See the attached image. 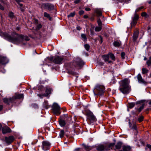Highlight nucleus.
Returning a JSON list of instances; mask_svg holds the SVG:
<instances>
[{
	"mask_svg": "<svg viewBox=\"0 0 151 151\" xmlns=\"http://www.w3.org/2000/svg\"><path fill=\"white\" fill-rule=\"evenodd\" d=\"M1 35L7 40L12 43H22L24 45L26 42H24V40L29 41V39L27 36H24L22 35H19L15 32L12 33L11 36L5 32H1Z\"/></svg>",
	"mask_w": 151,
	"mask_h": 151,
	"instance_id": "obj_1",
	"label": "nucleus"
},
{
	"mask_svg": "<svg viewBox=\"0 0 151 151\" xmlns=\"http://www.w3.org/2000/svg\"><path fill=\"white\" fill-rule=\"evenodd\" d=\"M120 86L119 90L123 94H127L129 92L130 88L129 85L128 81L125 79L119 82Z\"/></svg>",
	"mask_w": 151,
	"mask_h": 151,
	"instance_id": "obj_2",
	"label": "nucleus"
},
{
	"mask_svg": "<svg viewBox=\"0 0 151 151\" xmlns=\"http://www.w3.org/2000/svg\"><path fill=\"white\" fill-rule=\"evenodd\" d=\"M105 90V87L104 86L97 84L95 86L93 91L94 95L101 96L104 93Z\"/></svg>",
	"mask_w": 151,
	"mask_h": 151,
	"instance_id": "obj_3",
	"label": "nucleus"
},
{
	"mask_svg": "<svg viewBox=\"0 0 151 151\" xmlns=\"http://www.w3.org/2000/svg\"><path fill=\"white\" fill-rule=\"evenodd\" d=\"M84 63L79 58H75L72 63H71V67L77 68L78 69H80L84 65Z\"/></svg>",
	"mask_w": 151,
	"mask_h": 151,
	"instance_id": "obj_4",
	"label": "nucleus"
},
{
	"mask_svg": "<svg viewBox=\"0 0 151 151\" xmlns=\"http://www.w3.org/2000/svg\"><path fill=\"white\" fill-rule=\"evenodd\" d=\"M65 61L64 57L63 56H56L54 58L53 62L57 64H60Z\"/></svg>",
	"mask_w": 151,
	"mask_h": 151,
	"instance_id": "obj_5",
	"label": "nucleus"
},
{
	"mask_svg": "<svg viewBox=\"0 0 151 151\" xmlns=\"http://www.w3.org/2000/svg\"><path fill=\"white\" fill-rule=\"evenodd\" d=\"M46 90L45 93L42 95L38 94V96L40 98H42V96H47L50 94L52 91V89L48 86L46 87Z\"/></svg>",
	"mask_w": 151,
	"mask_h": 151,
	"instance_id": "obj_6",
	"label": "nucleus"
},
{
	"mask_svg": "<svg viewBox=\"0 0 151 151\" xmlns=\"http://www.w3.org/2000/svg\"><path fill=\"white\" fill-rule=\"evenodd\" d=\"M9 60L5 56H0V67L1 65H5L9 62Z\"/></svg>",
	"mask_w": 151,
	"mask_h": 151,
	"instance_id": "obj_7",
	"label": "nucleus"
},
{
	"mask_svg": "<svg viewBox=\"0 0 151 151\" xmlns=\"http://www.w3.org/2000/svg\"><path fill=\"white\" fill-rule=\"evenodd\" d=\"M42 148L45 151L47 150L50 147V144L47 141H43L42 142Z\"/></svg>",
	"mask_w": 151,
	"mask_h": 151,
	"instance_id": "obj_8",
	"label": "nucleus"
},
{
	"mask_svg": "<svg viewBox=\"0 0 151 151\" xmlns=\"http://www.w3.org/2000/svg\"><path fill=\"white\" fill-rule=\"evenodd\" d=\"M42 6L44 8L49 10L53 9L54 8V6L53 5L48 3L42 4Z\"/></svg>",
	"mask_w": 151,
	"mask_h": 151,
	"instance_id": "obj_9",
	"label": "nucleus"
},
{
	"mask_svg": "<svg viewBox=\"0 0 151 151\" xmlns=\"http://www.w3.org/2000/svg\"><path fill=\"white\" fill-rule=\"evenodd\" d=\"M60 108V106L57 103H54L52 106L54 113H58Z\"/></svg>",
	"mask_w": 151,
	"mask_h": 151,
	"instance_id": "obj_10",
	"label": "nucleus"
},
{
	"mask_svg": "<svg viewBox=\"0 0 151 151\" xmlns=\"http://www.w3.org/2000/svg\"><path fill=\"white\" fill-rule=\"evenodd\" d=\"M139 19L138 15L135 13L132 21L131 22L132 26H134L137 22V21Z\"/></svg>",
	"mask_w": 151,
	"mask_h": 151,
	"instance_id": "obj_11",
	"label": "nucleus"
},
{
	"mask_svg": "<svg viewBox=\"0 0 151 151\" xmlns=\"http://www.w3.org/2000/svg\"><path fill=\"white\" fill-rule=\"evenodd\" d=\"M87 116V118L89 119L91 122H93L96 120V118L94 116L93 114H86Z\"/></svg>",
	"mask_w": 151,
	"mask_h": 151,
	"instance_id": "obj_12",
	"label": "nucleus"
},
{
	"mask_svg": "<svg viewBox=\"0 0 151 151\" xmlns=\"http://www.w3.org/2000/svg\"><path fill=\"white\" fill-rule=\"evenodd\" d=\"M15 99V98L13 97L9 99L5 98L3 99V101L4 103L9 104L10 103L14 102Z\"/></svg>",
	"mask_w": 151,
	"mask_h": 151,
	"instance_id": "obj_13",
	"label": "nucleus"
},
{
	"mask_svg": "<svg viewBox=\"0 0 151 151\" xmlns=\"http://www.w3.org/2000/svg\"><path fill=\"white\" fill-rule=\"evenodd\" d=\"M5 141L8 145L10 144L14 140V138L13 136H10L8 137H5Z\"/></svg>",
	"mask_w": 151,
	"mask_h": 151,
	"instance_id": "obj_14",
	"label": "nucleus"
},
{
	"mask_svg": "<svg viewBox=\"0 0 151 151\" xmlns=\"http://www.w3.org/2000/svg\"><path fill=\"white\" fill-rule=\"evenodd\" d=\"M146 104L147 103H144L142 104L139 105L138 106V108L136 109V112L139 113L140 112Z\"/></svg>",
	"mask_w": 151,
	"mask_h": 151,
	"instance_id": "obj_15",
	"label": "nucleus"
},
{
	"mask_svg": "<svg viewBox=\"0 0 151 151\" xmlns=\"http://www.w3.org/2000/svg\"><path fill=\"white\" fill-rule=\"evenodd\" d=\"M11 131L12 130L11 129L8 127H6L2 129V133L3 134L10 133Z\"/></svg>",
	"mask_w": 151,
	"mask_h": 151,
	"instance_id": "obj_16",
	"label": "nucleus"
},
{
	"mask_svg": "<svg viewBox=\"0 0 151 151\" xmlns=\"http://www.w3.org/2000/svg\"><path fill=\"white\" fill-rule=\"evenodd\" d=\"M137 77L138 81L139 83L144 84H145V83L146 82L142 79L141 75L140 74H139L137 75Z\"/></svg>",
	"mask_w": 151,
	"mask_h": 151,
	"instance_id": "obj_17",
	"label": "nucleus"
},
{
	"mask_svg": "<svg viewBox=\"0 0 151 151\" xmlns=\"http://www.w3.org/2000/svg\"><path fill=\"white\" fill-rule=\"evenodd\" d=\"M62 119H63L65 120H67L68 121H70L71 119V117L68 116L67 114H64L63 116L62 117Z\"/></svg>",
	"mask_w": 151,
	"mask_h": 151,
	"instance_id": "obj_18",
	"label": "nucleus"
},
{
	"mask_svg": "<svg viewBox=\"0 0 151 151\" xmlns=\"http://www.w3.org/2000/svg\"><path fill=\"white\" fill-rule=\"evenodd\" d=\"M95 12L97 14V17H99L102 16V12L100 9H96L95 10Z\"/></svg>",
	"mask_w": 151,
	"mask_h": 151,
	"instance_id": "obj_19",
	"label": "nucleus"
},
{
	"mask_svg": "<svg viewBox=\"0 0 151 151\" xmlns=\"http://www.w3.org/2000/svg\"><path fill=\"white\" fill-rule=\"evenodd\" d=\"M105 147L103 145H99L96 146V149L98 151H102L104 150Z\"/></svg>",
	"mask_w": 151,
	"mask_h": 151,
	"instance_id": "obj_20",
	"label": "nucleus"
},
{
	"mask_svg": "<svg viewBox=\"0 0 151 151\" xmlns=\"http://www.w3.org/2000/svg\"><path fill=\"white\" fill-rule=\"evenodd\" d=\"M129 127L131 129H134L135 130H137V127L136 124H134L132 126H131V123L130 122V120L129 119Z\"/></svg>",
	"mask_w": 151,
	"mask_h": 151,
	"instance_id": "obj_21",
	"label": "nucleus"
},
{
	"mask_svg": "<svg viewBox=\"0 0 151 151\" xmlns=\"http://www.w3.org/2000/svg\"><path fill=\"white\" fill-rule=\"evenodd\" d=\"M59 123L60 125L62 127H63L65 126L66 124L65 121L63 120V119H60L59 121Z\"/></svg>",
	"mask_w": 151,
	"mask_h": 151,
	"instance_id": "obj_22",
	"label": "nucleus"
},
{
	"mask_svg": "<svg viewBox=\"0 0 151 151\" xmlns=\"http://www.w3.org/2000/svg\"><path fill=\"white\" fill-rule=\"evenodd\" d=\"M102 57L105 62L108 61L109 58V54L108 55H104L102 56Z\"/></svg>",
	"mask_w": 151,
	"mask_h": 151,
	"instance_id": "obj_23",
	"label": "nucleus"
},
{
	"mask_svg": "<svg viewBox=\"0 0 151 151\" xmlns=\"http://www.w3.org/2000/svg\"><path fill=\"white\" fill-rule=\"evenodd\" d=\"M138 36V33L137 32H135L133 36V41L134 42L137 39V38Z\"/></svg>",
	"mask_w": 151,
	"mask_h": 151,
	"instance_id": "obj_24",
	"label": "nucleus"
},
{
	"mask_svg": "<svg viewBox=\"0 0 151 151\" xmlns=\"http://www.w3.org/2000/svg\"><path fill=\"white\" fill-rule=\"evenodd\" d=\"M122 144L121 142H119L117 143L115 145L116 148L117 149H119L121 148Z\"/></svg>",
	"mask_w": 151,
	"mask_h": 151,
	"instance_id": "obj_25",
	"label": "nucleus"
},
{
	"mask_svg": "<svg viewBox=\"0 0 151 151\" xmlns=\"http://www.w3.org/2000/svg\"><path fill=\"white\" fill-rule=\"evenodd\" d=\"M122 149L124 151H130L131 148V147L129 146H123Z\"/></svg>",
	"mask_w": 151,
	"mask_h": 151,
	"instance_id": "obj_26",
	"label": "nucleus"
},
{
	"mask_svg": "<svg viewBox=\"0 0 151 151\" xmlns=\"http://www.w3.org/2000/svg\"><path fill=\"white\" fill-rule=\"evenodd\" d=\"M83 146L86 151H89L92 149V147L85 145H83Z\"/></svg>",
	"mask_w": 151,
	"mask_h": 151,
	"instance_id": "obj_27",
	"label": "nucleus"
},
{
	"mask_svg": "<svg viewBox=\"0 0 151 151\" xmlns=\"http://www.w3.org/2000/svg\"><path fill=\"white\" fill-rule=\"evenodd\" d=\"M67 112V110L65 108H60L59 112L58 113H65Z\"/></svg>",
	"mask_w": 151,
	"mask_h": 151,
	"instance_id": "obj_28",
	"label": "nucleus"
},
{
	"mask_svg": "<svg viewBox=\"0 0 151 151\" xmlns=\"http://www.w3.org/2000/svg\"><path fill=\"white\" fill-rule=\"evenodd\" d=\"M81 37L82 38V40L84 41H86L87 40V39L86 36V35L85 34H82L81 35Z\"/></svg>",
	"mask_w": 151,
	"mask_h": 151,
	"instance_id": "obj_29",
	"label": "nucleus"
},
{
	"mask_svg": "<svg viewBox=\"0 0 151 151\" xmlns=\"http://www.w3.org/2000/svg\"><path fill=\"white\" fill-rule=\"evenodd\" d=\"M142 73L143 74H145L146 73H148V70L145 68H142Z\"/></svg>",
	"mask_w": 151,
	"mask_h": 151,
	"instance_id": "obj_30",
	"label": "nucleus"
},
{
	"mask_svg": "<svg viewBox=\"0 0 151 151\" xmlns=\"http://www.w3.org/2000/svg\"><path fill=\"white\" fill-rule=\"evenodd\" d=\"M13 97H15V99H20L23 97V94H19L17 95L16 96Z\"/></svg>",
	"mask_w": 151,
	"mask_h": 151,
	"instance_id": "obj_31",
	"label": "nucleus"
},
{
	"mask_svg": "<svg viewBox=\"0 0 151 151\" xmlns=\"http://www.w3.org/2000/svg\"><path fill=\"white\" fill-rule=\"evenodd\" d=\"M109 57H110L113 60H115V57L114 56V55L111 53H109Z\"/></svg>",
	"mask_w": 151,
	"mask_h": 151,
	"instance_id": "obj_32",
	"label": "nucleus"
},
{
	"mask_svg": "<svg viewBox=\"0 0 151 151\" xmlns=\"http://www.w3.org/2000/svg\"><path fill=\"white\" fill-rule=\"evenodd\" d=\"M8 16L11 19L15 17L14 13L12 12H10L9 13Z\"/></svg>",
	"mask_w": 151,
	"mask_h": 151,
	"instance_id": "obj_33",
	"label": "nucleus"
},
{
	"mask_svg": "<svg viewBox=\"0 0 151 151\" xmlns=\"http://www.w3.org/2000/svg\"><path fill=\"white\" fill-rule=\"evenodd\" d=\"M44 16L45 17L49 18L50 20H51V18L50 17V15L47 13L45 12L44 13Z\"/></svg>",
	"mask_w": 151,
	"mask_h": 151,
	"instance_id": "obj_34",
	"label": "nucleus"
},
{
	"mask_svg": "<svg viewBox=\"0 0 151 151\" xmlns=\"http://www.w3.org/2000/svg\"><path fill=\"white\" fill-rule=\"evenodd\" d=\"M135 105V103L134 102L130 103H129V107L131 109L133 108Z\"/></svg>",
	"mask_w": 151,
	"mask_h": 151,
	"instance_id": "obj_35",
	"label": "nucleus"
},
{
	"mask_svg": "<svg viewBox=\"0 0 151 151\" xmlns=\"http://www.w3.org/2000/svg\"><path fill=\"white\" fill-rule=\"evenodd\" d=\"M114 45L115 46L119 47L121 45V44L118 42L115 41L114 43Z\"/></svg>",
	"mask_w": 151,
	"mask_h": 151,
	"instance_id": "obj_36",
	"label": "nucleus"
},
{
	"mask_svg": "<svg viewBox=\"0 0 151 151\" xmlns=\"http://www.w3.org/2000/svg\"><path fill=\"white\" fill-rule=\"evenodd\" d=\"M102 26H99V27H96L95 28V30L96 31L99 32L102 29Z\"/></svg>",
	"mask_w": 151,
	"mask_h": 151,
	"instance_id": "obj_37",
	"label": "nucleus"
},
{
	"mask_svg": "<svg viewBox=\"0 0 151 151\" xmlns=\"http://www.w3.org/2000/svg\"><path fill=\"white\" fill-rule=\"evenodd\" d=\"M147 64L148 66H150L151 65V57H150L149 59L147 61Z\"/></svg>",
	"mask_w": 151,
	"mask_h": 151,
	"instance_id": "obj_38",
	"label": "nucleus"
},
{
	"mask_svg": "<svg viewBox=\"0 0 151 151\" xmlns=\"http://www.w3.org/2000/svg\"><path fill=\"white\" fill-rule=\"evenodd\" d=\"M31 106L32 108L35 109H37L38 108V105L35 104H31Z\"/></svg>",
	"mask_w": 151,
	"mask_h": 151,
	"instance_id": "obj_39",
	"label": "nucleus"
},
{
	"mask_svg": "<svg viewBox=\"0 0 151 151\" xmlns=\"http://www.w3.org/2000/svg\"><path fill=\"white\" fill-rule=\"evenodd\" d=\"M43 105L46 109H48V101H45Z\"/></svg>",
	"mask_w": 151,
	"mask_h": 151,
	"instance_id": "obj_40",
	"label": "nucleus"
},
{
	"mask_svg": "<svg viewBox=\"0 0 151 151\" xmlns=\"http://www.w3.org/2000/svg\"><path fill=\"white\" fill-rule=\"evenodd\" d=\"M64 132L63 130H62L60 131V138H62L64 135Z\"/></svg>",
	"mask_w": 151,
	"mask_h": 151,
	"instance_id": "obj_41",
	"label": "nucleus"
},
{
	"mask_svg": "<svg viewBox=\"0 0 151 151\" xmlns=\"http://www.w3.org/2000/svg\"><path fill=\"white\" fill-rule=\"evenodd\" d=\"M84 47L87 51H88L90 48L89 45L87 44H85L84 45Z\"/></svg>",
	"mask_w": 151,
	"mask_h": 151,
	"instance_id": "obj_42",
	"label": "nucleus"
},
{
	"mask_svg": "<svg viewBox=\"0 0 151 151\" xmlns=\"http://www.w3.org/2000/svg\"><path fill=\"white\" fill-rule=\"evenodd\" d=\"M75 12L71 13L69 14L68 15V17H73L75 15Z\"/></svg>",
	"mask_w": 151,
	"mask_h": 151,
	"instance_id": "obj_43",
	"label": "nucleus"
},
{
	"mask_svg": "<svg viewBox=\"0 0 151 151\" xmlns=\"http://www.w3.org/2000/svg\"><path fill=\"white\" fill-rule=\"evenodd\" d=\"M42 27V25L41 24H38L36 28V30H39Z\"/></svg>",
	"mask_w": 151,
	"mask_h": 151,
	"instance_id": "obj_44",
	"label": "nucleus"
},
{
	"mask_svg": "<svg viewBox=\"0 0 151 151\" xmlns=\"http://www.w3.org/2000/svg\"><path fill=\"white\" fill-rule=\"evenodd\" d=\"M143 119L144 117L142 116H141L137 120L139 122H140L143 120Z\"/></svg>",
	"mask_w": 151,
	"mask_h": 151,
	"instance_id": "obj_45",
	"label": "nucleus"
},
{
	"mask_svg": "<svg viewBox=\"0 0 151 151\" xmlns=\"http://www.w3.org/2000/svg\"><path fill=\"white\" fill-rule=\"evenodd\" d=\"M97 22L99 26H102V22L100 20V18H99L97 20Z\"/></svg>",
	"mask_w": 151,
	"mask_h": 151,
	"instance_id": "obj_46",
	"label": "nucleus"
},
{
	"mask_svg": "<svg viewBox=\"0 0 151 151\" xmlns=\"http://www.w3.org/2000/svg\"><path fill=\"white\" fill-rule=\"evenodd\" d=\"M143 6H141L139 7L135 11V13H136L137 12H138L140 10L143 9Z\"/></svg>",
	"mask_w": 151,
	"mask_h": 151,
	"instance_id": "obj_47",
	"label": "nucleus"
},
{
	"mask_svg": "<svg viewBox=\"0 0 151 151\" xmlns=\"http://www.w3.org/2000/svg\"><path fill=\"white\" fill-rule=\"evenodd\" d=\"M125 53L124 52H122L121 53V56L122 59H124L125 58Z\"/></svg>",
	"mask_w": 151,
	"mask_h": 151,
	"instance_id": "obj_48",
	"label": "nucleus"
},
{
	"mask_svg": "<svg viewBox=\"0 0 151 151\" xmlns=\"http://www.w3.org/2000/svg\"><path fill=\"white\" fill-rule=\"evenodd\" d=\"M141 15L142 17H146L147 14L146 12H144L142 13Z\"/></svg>",
	"mask_w": 151,
	"mask_h": 151,
	"instance_id": "obj_49",
	"label": "nucleus"
},
{
	"mask_svg": "<svg viewBox=\"0 0 151 151\" xmlns=\"http://www.w3.org/2000/svg\"><path fill=\"white\" fill-rule=\"evenodd\" d=\"M114 145H115L114 143H111L109 145V147L110 148L114 146Z\"/></svg>",
	"mask_w": 151,
	"mask_h": 151,
	"instance_id": "obj_50",
	"label": "nucleus"
},
{
	"mask_svg": "<svg viewBox=\"0 0 151 151\" xmlns=\"http://www.w3.org/2000/svg\"><path fill=\"white\" fill-rule=\"evenodd\" d=\"M84 13V11L83 10L80 11L79 12V14L80 15H82Z\"/></svg>",
	"mask_w": 151,
	"mask_h": 151,
	"instance_id": "obj_51",
	"label": "nucleus"
},
{
	"mask_svg": "<svg viewBox=\"0 0 151 151\" xmlns=\"http://www.w3.org/2000/svg\"><path fill=\"white\" fill-rule=\"evenodd\" d=\"M0 9L1 10H4V7L2 6L1 4H0Z\"/></svg>",
	"mask_w": 151,
	"mask_h": 151,
	"instance_id": "obj_52",
	"label": "nucleus"
},
{
	"mask_svg": "<svg viewBox=\"0 0 151 151\" xmlns=\"http://www.w3.org/2000/svg\"><path fill=\"white\" fill-rule=\"evenodd\" d=\"M80 0H76L74 1V3L76 4H78L80 1Z\"/></svg>",
	"mask_w": 151,
	"mask_h": 151,
	"instance_id": "obj_53",
	"label": "nucleus"
},
{
	"mask_svg": "<svg viewBox=\"0 0 151 151\" xmlns=\"http://www.w3.org/2000/svg\"><path fill=\"white\" fill-rule=\"evenodd\" d=\"M81 29V28L80 26H77L76 27V29L78 30H80Z\"/></svg>",
	"mask_w": 151,
	"mask_h": 151,
	"instance_id": "obj_54",
	"label": "nucleus"
},
{
	"mask_svg": "<svg viewBox=\"0 0 151 151\" xmlns=\"http://www.w3.org/2000/svg\"><path fill=\"white\" fill-rule=\"evenodd\" d=\"M147 147H148L150 150H151V145H147Z\"/></svg>",
	"mask_w": 151,
	"mask_h": 151,
	"instance_id": "obj_55",
	"label": "nucleus"
},
{
	"mask_svg": "<svg viewBox=\"0 0 151 151\" xmlns=\"http://www.w3.org/2000/svg\"><path fill=\"white\" fill-rule=\"evenodd\" d=\"M85 9L86 11H89L91 10V9L88 7L86 8Z\"/></svg>",
	"mask_w": 151,
	"mask_h": 151,
	"instance_id": "obj_56",
	"label": "nucleus"
},
{
	"mask_svg": "<svg viewBox=\"0 0 151 151\" xmlns=\"http://www.w3.org/2000/svg\"><path fill=\"white\" fill-rule=\"evenodd\" d=\"M143 102L142 101H138L136 103L137 104H140L141 103H142Z\"/></svg>",
	"mask_w": 151,
	"mask_h": 151,
	"instance_id": "obj_57",
	"label": "nucleus"
},
{
	"mask_svg": "<svg viewBox=\"0 0 151 151\" xmlns=\"http://www.w3.org/2000/svg\"><path fill=\"white\" fill-rule=\"evenodd\" d=\"M18 4H19V6L20 7V8L22 7V6H23V4H22L18 3Z\"/></svg>",
	"mask_w": 151,
	"mask_h": 151,
	"instance_id": "obj_58",
	"label": "nucleus"
},
{
	"mask_svg": "<svg viewBox=\"0 0 151 151\" xmlns=\"http://www.w3.org/2000/svg\"><path fill=\"white\" fill-rule=\"evenodd\" d=\"M3 106L2 105H0V111L2 110L3 109Z\"/></svg>",
	"mask_w": 151,
	"mask_h": 151,
	"instance_id": "obj_59",
	"label": "nucleus"
},
{
	"mask_svg": "<svg viewBox=\"0 0 151 151\" xmlns=\"http://www.w3.org/2000/svg\"><path fill=\"white\" fill-rule=\"evenodd\" d=\"M34 22L35 23V24H37L38 23V20H37V19H35L34 20Z\"/></svg>",
	"mask_w": 151,
	"mask_h": 151,
	"instance_id": "obj_60",
	"label": "nucleus"
},
{
	"mask_svg": "<svg viewBox=\"0 0 151 151\" xmlns=\"http://www.w3.org/2000/svg\"><path fill=\"white\" fill-rule=\"evenodd\" d=\"M18 3L19 2H21L22 1V0H15Z\"/></svg>",
	"mask_w": 151,
	"mask_h": 151,
	"instance_id": "obj_61",
	"label": "nucleus"
},
{
	"mask_svg": "<svg viewBox=\"0 0 151 151\" xmlns=\"http://www.w3.org/2000/svg\"><path fill=\"white\" fill-rule=\"evenodd\" d=\"M88 16L86 15H84L83 16L84 18L85 19H86L88 18Z\"/></svg>",
	"mask_w": 151,
	"mask_h": 151,
	"instance_id": "obj_62",
	"label": "nucleus"
},
{
	"mask_svg": "<svg viewBox=\"0 0 151 151\" xmlns=\"http://www.w3.org/2000/svg\"><path fill=\"white\" fill-rule=\"evenodd\" d=\"M20 9H21V10L22 11V12H23L24 11V9L22 7H20Z\"/></svg>",
	"mask_w": 151,
	"mask_h": 151,
	"instance_id": "obj_63",
	"label": "nucleus"
},
{
	"mask_svg": "<svg viewBox=\"0 0 151 151\" xmlns=\"http://www.w3.org/2000/svg\"><path fill=\"white\" fill-rule=\"evenodd\" d=\"M80 148H77L75 149V151H78L80 150Z\"/></svg>",
	"mask_w": 151,
	"mask_h": 151,
	"instance_id": "obj_64",
	"label": "nucleus"
}]
</instances>
